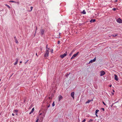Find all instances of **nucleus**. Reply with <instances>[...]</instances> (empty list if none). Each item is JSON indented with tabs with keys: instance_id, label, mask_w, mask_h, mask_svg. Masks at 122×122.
<instances>
[{
	"instance_id": "f257e3e1",
	"label": "nucleus",
	"mask_w": 122,
	"mask_h": 122,
	"mask_svg": "<svg viewBox=\"0 0 122 122\" xmlns=\"http://www.w3.org/2000/svg\"><path fill=\"white\" fill-rule=\"evenodd\" d=\"M49 54V50H47L46 49V53L45 54L44 56L46 58H47Z\"/></svg>"
},
{
	"instance_id": "f03ea898",
	"label": "nucleus",
	"mask_w": 122,
	"mask_h": 122,
	"mask_svg": "<svg viewBox=\"0 0 122 122\" xmlns=\"http://www.w3.org/2000/svg\"><path fill=\"white\" fill-rule=\"evenodd\" d=\"M45 30L44 29H41L40 30V32L41 33V36H42L44 34Z\"/></svg>"
},
{
	"instance_id": "7ed1b4c3",
	"label": "nucleus",
	"mask_w": 122,
	"mask_h": 122,
	"mask_svg": "<svg viewBox=\"0 0 122 122\" xmlns=\"http://www.w3.org/2000/svg\"><path fill=\"white\" fill-rule=\"evenodd\" d=\"M79 53V52H77L76 54H75L73 55L72 56V57L71 58V60L73 59H74L75 58V57H76L78 54Z\"/></svg>"
},
{
	"instance_id": "20e7f679",
	"label": "nucleus",
	"mask_w": 122,
	"mask_h": 122,
	"mask_svg": "<svg viewBox=\"0 0 122 122\" xmlns=\"http://www.w3.org/2000/svg\"><path fill=\"white\" fill-rule=\"evenodd\" d=\"M67 55V51H66L65 53L62 55H61L60 56V57L62 58H63L64 57L66 56Z\"/></svg>"
},
{
	"instance_id": "39448f33",
	"label": "nucleus",
	"mask_w": 122,
	"mask_h": 122,
	"mask_svg": "<svg viewBox=\"0 0 122 122\" xmlns=\"http://www.w3.org/2000/svg\"><path fill=\"white\" fill-rule=\"evenodd\" d=\"M100 76H102L104 75L105 73V72L103 71H102L100 72Z\"/></svg>"
},
{
	"instance_id": "423d86ee",
	"label": "nucleus",
	"mask_w": 122,
	"mask_h": 122,
	"mask_svg": "<svg viewBox=\"0 0 122 122\" xmlns=\"http://www.w3.org/2000/svg\"><path fill=\"white\" fill-rule=\"evenodd\" d=\"M117 21L120 23H122V20L120 18H118L117 20Z\"/></svg>"
},
{
	"instance_id": "0eeeda50",
	"label": "nucleus",
	"mask_w": 122,
	"mask_h": 122,
	"mask_svg": "<svg viewBox=\"0 0 122 122\" xmlns=\"http://www.w3.org/2000/svg\"><path fill=\"white\" fill-rule=\"evenodd\" d=\"M96 60V57H95V58H94V59L91 60L89 62V63H92L93 62H94Z\"/></svg>"
},
{
	"instance_id": "6e6552de",
	"label": "nucleus",
	"mask_w": 122,
	"mask_h": 122,
	"mask_svg": "<svg viewBox=\"0 0 122 122\" xmlns=\"http://www.w3.org/2000/svg\"><path fill=\"white\" fill-rule=\"evenodd\" d=\"M74 92H72L71 94V96L73 98V99H74Z\"/></svg>"
},
{
	"instance_id": "1a4fd4ad",
	"label": "nucleus",
	"mask_w": 122,
	"mask_h": 122,
	"mask_svg": "<svg viewBox=\"0 0 122 122\" xmlns=\"http://www.w3.org/2000/svg\"><path fill=\"white\" fill-rule=\"evenodd\" d=\"M115 79L116 81H118V77L117 75L116 74L114 75Z\"/></svg>"
},
{
	"instance_id": "9d476101",
	"label": "nucleus",
	"mask_w": 122,
	"mask_h": 122,
	"mask_svg": "<svg viewBox=\"0 0 122 122\" xmlns=\"http://www.w3.org/2000/svg\"><path fill=\"white\" fill-rule=\"evenodd\" d=\"M19 60V58H16V61L14 63V65H16L17 63Z\"/></svg>"
},
{
	"instance_id": "9b49d317",
	"label": "nucleus",
	"mask_w": 122,
	"mask_h": 122,
	"mask_svg": "<svg viewBox=\"0 0 122 122\" xmlns=\"http://www.w3.org/2000/svg\"><path fill=\"white\" fill-rule=\"evenodd\" d=\"M58 98L59 101H60L62 98L63 97L62 96L60 95L58 97Z\"/></svg>"
},
{
	"instance_id": "f8f14e48",
	"label": "nucleus",
	"mask_w": 122,
	"mask_h": 122,
	"mask_svg": "<svg viewBox=\"0 0 122 122\" xmlns=\"http://www.w3.org/2000/svg\"><path fill=\"white\" fill-rule=\"evenodd\" d=\"M34 108H33L31 111V112L29 113V114H31V113H32V112H33V111H34Z\"/></svg>"
},
{
	"instance_id": "ddd939ff",
	"label": "nucleus",
	"mask_w": 122,
	"mask_h": 122,
	"mask_svg": "<svg viewBox=\"0 0 122 122\" xmlns=\"http://www.w3.org/2000/svg\"><path fill=\"white\" fill-rule=\"evenodd\" d=\"M93 101V100H88L86 102V103H89L90 102H91V101Z\"/></svg>"
},
{
	"instance_id": "4468645a",
	"label": "nucleus",
	"mask_w": 122,
	"mask_h": 122,
	"mask_svg": "<svg viewBox=\"0 0 122 122\" xmlns=\"http://www.w3.org/2000/svg\"><path fill=\"white\" fill-rule=\"evenodd\" d=\"M96 20L95 19H92L90 21L91 22H94Z\"/></svg>"
},
{
	"instance_id": "2eb2a0df",
	"label": "nucleus",
	"mask_w": 122,
	"mask_h": 122,
	"mask_svg": "<svg viewBox=\"0 0 122 122\" xmlns=\"http://www.w3.org/2000/svg\"><path fill=\"white\" fill-rule=\"evenodd\" d=\"M18 112V110L17 109L13 111L14 113H17Z\"/></svg>"
},
{
	"instance_id": "dca6fc26",
	"label": "nucleus",
	"mask_w": 122,
	"mask_h": 122,
	"mask_svg": "<svg viewBox=\"0 0 122 122\" xmlns=\"http://www.w3.org/2000/svg\"><path fill=\"white\" fill-rule=\"evenodd\" d=\"M81 13L84 14H85L86 13V12L85 11V10H83V11L81 12Z\"/></svg>"
},
{
	"instance_id": "f3484780",
	"label": "nucleus",
	"mask_w": 122,
	"mask_h": 122,
	"mask_svg": "<svg viewBox=\"0 0 122 122\" xmlns=\"http://www.w3.org/2000/svg\"><path fill=\"white\" fill-rule=\"evenodd\" d=\"M5 5L7 6L10 9V7L9 6V5L7 4H5Z\"/></svg>"
},
{
	"instance_id": "a211bd4d",
	"label": "nucleus",
	"mask_w": 122,
	"mask_h": 122,
	"mask_svg": "<svg viewBox=\"0 0 122 122\" xmlns=\"http://www.w3.org/2000/svg\"><path fill=\"white\" fill-rule=\"evenodd\" d=\"M117 34H115V35H112L111 36H113L114 37H115L117 36Z\"/></svg>"
},
{
	"instance_id": "6ab92c4d",
	"label": "nucleus",
	"mask_w": 122,
	"mask_h": 122,
	"mask_svg": "<svg viewBox=\"0 0 122 122\" xmlns=\"http://www.w3.org/2000/svg\"><path fill=\"white\" fill-rule=\"evenodd\" d=\"M15 42L16 43L18 44V42L17 40V39L15 40Z\"/></svg>"
},
{
	"instance_id": "aec40b11",
	"label": "nucleus",
	"mask_w": 122,
	"mask_h": 122,
	"mask_svg": "<svg viewBox=\"0 0 122 122\" xmlns=\"http://www.w3.org/2000/svg\"><path fill=\"white\" fill-rule=\"evenodd\" d=\"M37 27H36V29H35V33L34 36H35L36 34V31L37 30Z\"/></svg>"
},
{
	"instance_id": "412c9836",
	"label": "nucleus",
	"mask_w": 122,
	"mask_h": 122,
	"mask_svg": "<svg viewBox=\"0 0 122 122\" xmlns=\"http://www.w3.org/2000/svg\"><path fill=\"white\" fill-rule=\"evenodd\" d=\"M93 120L92 119H90L88 121V122H91L92 121H93Z\"/></svg>"
},
{
	"instance_id": "4be33fe9",
	"label": "nucleus",
	"mask_w": 122,
	"mask_h": 122,
	"mask_svg": "<svg viewBox=\"0 0 122 122\" xmlns=\"http://www.w3.org/2000/svg\"><path fill=\"white\" fill-rule=\"evenodd\" d=\"M99 111V110H97L95 111V113H97Z\"/></svg>"
},
{
	"instance_id": "5701e85b",
	"label": "nucleus",
	"mask_w": 122,
	"mask_h": 122,
	"mask_svg": "<svg viewBox=\"0 0 122 122\" xmlns=\"http://www.w3.org/2000/svg\"><path fill=\"white\" fill-rule=\"evenodd\" d=\"M10 2H12V3H16V2L15 1H13V0L10 1Z\"/></svg>"
},
{
	"instance_id": "b1692460",
	"label": "nucleus",
	"mask_w": 122,
	"mask_h": 122,
	"mask_svg": "<svg viewBox=\"0 0 122 122\" xmlns=\"http://www.w3.org/2000/svg\"><path fill=\"white\" fill-rule=\"evenodd\" d=\"M70 73L69 74L67 73L65 75V76L66 77H68L69 75L70 74Z\"/></svg>"
},
{
	"instance_id": "393cba45",
	"label": "nucleus",
	"mask_w": 122,
	"mask_h": 122,
	"mask_svg": "<svg viewBox=\"0 0 122 122\" xmlns=\"http://www.w3.org/2000/svg\"><path fill=\"white\" fill-rule=\"evenodd\" d=\"M33 8V7L32 6H31L30 7V10L29 11H32Z\"/></svg>"
},
{
	"instance_id": "a878e982",
	"label": "nucleus",
	"mask_w": 122,
	"mask_h": 122,
	"mask_svg": "<svg viewBox=\"0 0 122 122\" xmlns=\"http://www.w3.org/2000/svg\"><path fill=\"white\" fill-rule=\"evenodd\" d=\"M55 106L54 102L52 104V106L53 107Z\"/></svg>"
},
{
	"instance_id": "bb28decb",
	"label": "nucleus",
	"mask_w": 122,
	"mask_h": 122,
	"mask_svg": "<svg viewBox=\"0 0 122 122\" xmlns=\"http://www.w3.org/2000/svg\"><path fill=\"white\" fill-rule=\"evenodd\" d=\"M47 46H48V45H47L46 46V49H47V50H49V48H47Z\"/></svg>"
},
{
	"instance_id": "cd10ccee",
	"label": "nucleus",
	"mask_w": 122,
	"mask_h": 122,
	"mask_svg": "<svg viewBox=\"0 0 122 122\" xmlns=\"http://www.w3.org/2000/svg\"><path fill=\"white\" fill-rule=\"evenodd\" d=\"M116 9L115 8H114L112 9V10H113V11H115L116 10Z\"/></svg>"
},
{
	"instance_id": "c85d7f7f",
	"label": "nucleus",
	"mask_w": 122,
	"mask_h": 122,
	"mask_svg": "<svg viewBox=\"0 0 122 122\" xmlns=\"http://www.w3.org/2000/svg\"><path fill=\"white\" fill-rule=\"evenodd\" d=\"M116 103V102H115L114 103H112V105H111V107H112V106H113V105H114V104L115 103Z\"/></svg>"
},
{
	"instance_id": "c756f323",
	"label": "nucleus",
	"mask_w": 122,
	"mask_h": 122,
	"mask_svg": "<svg viewBox=\"0 0 122 122\" xmlns=\"http://www.w3.org/2000/svg\"><path fill=\"white\" fill-rule=\"evenodd\" d=\"M102 103L103 104H104V105H105L106 106L107 105L103 101Z\"/></svg>"
},
{
	"instance_id": "7c9ffc66",
	"label": "nucleus",
	"mask_w": 122,
	"mask_h": 122,
	"mask_svg": "<svg viewBox=\"0 0 122 122\" xmlns=\"http://www.w3.org/2000/svg\"><path fill=\"white\" fill-rule=\"evenodd\" d=\"M101 109L102 110V111H104V108H101Z\"/></svg>"
},
{
	"instance_id": "2f4dec72",
	"label": "nucleus",
	"mask_w": 122,
	"mask_h": 122,
	"mask_svg": "<svg viewBox=\"0 0 122 122\" xmlns=\"http://www.w3.org/2000/svg\"><path fill=\"white\" fill-rule=\"evenodd\" d=\"M86 121V119H84L81 122H85Z\"/></svg>"
},
{
	"instance_id": "473e14b6",
	"label": "nucleus",
	"mask_w": 122,
	"mask_h": 122,
	"mask_svg": "<svg viewBox=\"0 0 122 122\" xmlns=\"http://www.w3.org/2000/svg\"><path fill=\"white\" fill-rule=\"evenodd\" d=\"M60 43V41H58L57 43L58 44H59Z\"/></svg>"
},
{
	"instance_id": "72a5a7b5",
	"label": "nucleus",
	"mask_w": 122,
	"mask_h": 122,
	"mask_svg": "<svg viewBox=\"0 0 122 122\" xmlns=\"http://www.w3.org/2000/svg\"><path fill=\"white\" fill-rule=\"evenodd\" d=\"M51 53H53V50L52 49V50H51Z\"/></svg>"
},
{
	"instance_id": "f704fd0d",
	"label": "nucleus",
	"mask_w": 122,
	"mask_h": 122,
	"mask_svg": "<svg viewBox=\"0 0 122 122\" xmlns=\"http://www.w3.org/2000/svg\"><path fill=\"white\" fill-rule=\"evenodd\" d=\"M39 119H37V120H36V122H38V121H39Z\"/></svg>"
},
{
	"instance_id": "c9c22d12",
	"label": "nucleus",
	"mask_w": 122,
	"mask_h": 122,
	"mask_svg": "<svg viewBox=\"0 0 122 122\" xmlns=\"http://www.w3.org/2000/svg\"><path fill=\"white\" fill-rule=\"evenodd\" d=\"M14 38L15 39H15H17V38H16V36H14Z\"/></svg>"
},
{
	"instance_id": "e433bc0d",
	"label": "nucleus",
	"mask_w": 122,
	"mask_h": 122,
	"mask_svg": "<svg viewBox=\"0 0 122 122\" xmlns=\"http://www.w3.org/2000/svg\"><path fill=\"white\" fill-rule=\"evenodd\" d=\"M50 106V104H49L48 105H47V107L48 108Z\"/></svg>"
},
{
	"instance_id": "4c0bfd02",
	"label": "nucleus",
	"mask_w": 122,
	"mask_h": 122,
	"mask_svg": "<svg viewBox=\"0 0 122 122\" xmlns=\"http://www.w3.org/2000/svg\"><path fill=\"white\" fill-rule=\"evenodd\" d=\"M36 55L37 56V57H38V56H39L37 55V53H36Z\"/></svg>"
},
{
	"instance_id": "58836bf2",
	"label": "nucleus",
	"mask_w": 122,
	"mask_h": 122,
	"mask_svg": "<svg viewBox=\"0 0 122 122\" xmlns=\"http://www.w3.org/2000/svg\"><path fill=\"white\" fill-rule=\"evenodd\" d=\"M111 94L112 95H114V93L113 92H112Z\"/></svg>"
},
{
	"instance_id": "ea45409f",
	"label": "nucleus",
	"mask_w": 122,
	"mask_h": 122,
	"mask_svg": "<svg viewBox=\"0 0 122 122\" xmlns=\"http://www.w3.org/2000/svg\"><path fill=\"white\" fill-rule=\"evenodd\" d=\"M96 117H98V116L97 115V113H96Z\"/></svg>"
},
{
	"instance_id": "a19ab883",
	"label": "nucleus",
	"mask_w": 122,
	"mask_h": 122,
	"mask_svg": "<svg viewBox=\"0 0 122 122\" xmlns=\"http://www.w3.org/2000/svg\"><path fill=\"white\" fill-rule=\"evenodd\" d=\"M112 86V85H109V87H111Z\"/></svg>"
},
{
	"instance_id": "79ce46f5",
	"label": "nucleus",
	"mask_w": 122,
	"mask_h": 122,
	"mask_svg": "<svg viewBox=\"0 0 122 122\" xmlns=\"http://www.w3.org/2000/svg\"><path fill=\"white\" fill-rule=\"evenodd\" d=\"M12 116H14V114L13 113H12Z\"/></svg>"
},
{
	"instance_id": "37998d69",
	"label": "nucleus",
	"mask_w": 122,
	"mask_h": 122,
	"mask_svg": "<svg viewBox=\"0 0 122 122\" xmlns=\"http://www.w3.org/2000/svg\"><path fill=\"white\" fill-rule=\"evenodd\" d=\"M112 91L113 92H115V91L114 90H112Z\"/></svg>"
},
{
	"instance_id": "c03bdc74",
	"label": "nucleus",
	"mask_w": 122,
	"mask_h": 122,
	"mask_svg": "<svg viewBox=\"0 0 122 122\" xmlns=\"http://www.w3.org/2000/svg\"><path fill=\"white\" fill-rule=\"evenodd\" d=\"M117 0H115V2H117Z\"/></svg>"
},
{
	"instance_id": "a18cd8bd",
	"label": "nucleus",
	"mask_w": 122,
	"mask_h": 122,
	"mask_svg": "<svg viewBox=\"0 0 122 122\" xmlns=\"http://www.w3.org/2000/svg\"><path fill=\"white\" fill-rule=\"evenodd\" d=\"M41 114H42V113H40V114L39 115H41Z\"/></svg>"
},
{
	"instance_id": "49530a36",
	"label": "nucleus",
	"mask_w": 122,
	"mask_h": 122,
	"mask_svg": "<svg viewBox=\"0 0 122 122\" xmlns=\"http://www.w3.org/2000/svg\"><path fill=\"white\" fill-rule=\"evenodd\" d=\"M22 63V61H21L20 62V63Z\"/></svg>"
},
{
	"instance_id": "de8ad7c7",
	"label": "nucleus",
	"mask_w": 122,
	"mask_h": 122,
	"mask_svg": "<svg viewBox=\"0 0 122 122\" xmlns=\"http://www.w3.org/2000/svg\"><path fill=\"white\" fill-rule=\"evenodd\" d=\"M71 54H72V53H70V54H69V55H71Z\"/></svg>"
},
{
	"instance_id": "09e8293b",
	"label": "nucleus",
	"mask_w": 122,
	"mask_h": 122,
	"mask_svg": "<svg viewBox=\"0 0 122 122\" xmlns=\"http://www.w3.org/2000/svg\"><path fill=\"white\" fill-rule=\"evenodd\" d=\"M1 80V79H0V81Z\"/></svg>"
},
{
	"instance_id": "8fccbe9b",
	"label": "nucleus",
	"mask_w": 122,
	"mask_h": 122,
	"mask_svg": "<svg viewBox=\"0 0 122 122\" xmlns=\"http://www.w3.org/2000/svg\"><path fill=\"white\" fill-rule=\"evenodd\" d=\"M59 35H60V33H59Z\"/></svg>"
}]
</instances>
